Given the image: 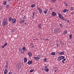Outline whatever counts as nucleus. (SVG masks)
<instances>
[{"label": "nucleus", "instance_id": "obj_22", "mask_svg": "<svg viewBox=\"0 0 74 74\" xmlns=\"http://www.w3.org/2000/svg\"><path fill=\"white\" fill-rule=\"evenodd\" d=\"M58 61H60V56H59L58 59Z\"/></svg>", "mask_w": 74, "mask_h": 74}, {"label": "nucleus", "instance_id": "obj_45", "mask_svg": "<svg viewBox=\"0 0 74 74\" xmlns=\"http://www.w3.org/2000/svg\"><path fill=\"white\" fill-rule=\"evenodd\" d=\"M32 19H33V18H34V16H32Z\"/></svg>", "mask_w": 74, "mask_h": 74}, {"label": "nucleus", "instance_id": "obj_32", "mask_svg": "<svg viewBox=\"0 0 74 74\" xmlns=\"http://www.w3.org/2000/svg\"><path fill=\"white\" fill-rule=\"evenodd\" d=\"M36 14V13L34 12H33V16H34V15Z\"/></svg>", "mask_w": 74, "mask_h": 74}, {"label": "nucleus", "instance_id": "obj_55", "mask_svg": "<svg viewBox=\"0 0 74 74\" xmlns=\"http://www.w3.org/2000/svg\"><path fill=\"white\" fill-rule=\"evenodd\" d=\"M39 35H40V33H39Z\"/></svg>", "mask_w": 74, "mask_h": 74}, {"label": "nucleus", "instance_id": "obj_60", "mask_svg": "<svg viewBox=\"0 0 74 74\" xmlns=\"http://www.w3.org/2000/svg\"><path fill=\"white\" fill-rule=\"evenodd\" d=\"M65 60H66V59H65Z\"/></svg>", "mask_w": 74, "mask_h": 74}, {"label": "nucleus", "instance_id": "obj_42", "mask_svg": "<svg viewBox=\"0 0 74 74\" xmlns=\"http://www.w3.org/2000/svg\"><path fill=\"white\" fill-rule=\"evenodd\" d=\"M5 67H6V68H7V69H8V65H6L5 66Z\"/></svg>", "mask_w": 74, "mask_h": 74}, {"label": "nucleus", "instance_id": "obj_62", "mask_svg": "<svg viewBox=\"0 0 74 74\" xmlns=\"http://www.w3.org/2000/svg\"><path fill=\"white\" fill-rule=\"evenodd\" d=\"M6 62H7V61H6Z\"/></svg>", "mask_w": 74, "mask_h": 74}, {"label": "nucleus", "instance_id": "obj_5", "mask_svg": "<svg viewBox=\"0 0 74 74\" xmlns=\"http://www.w3.org/2000/svg\"><path fill=\"white\" fill-rule=\"evenodd\" d=\"M60 32V29H58V28L56 29L54 31V32L55 33H58V32Z\"/></svg>", "mask_w": 74, "mask_h": 74}, {"label": "nucleus", "instance_id": "obj_24", "mask_svg": "<svg viewBox=\"0 0 74 74\" xmlns=\"http://www.w3.org/2000/svg\"><path fill=\"white\" fill-rule=\"evenodd\" d=\"M72 38V34H70L69 35V39H71Z\"/></svg>", "mask_w": 74, "mask_h": 74}, {"label": "nucleus", "instance_id": "obj_14", "mask_svg": "<svg viewBox=\"0 0 74 74\" xmlns=\"http://www.w3.org/2000/svg\"><path fill=\"white\" fill-rule=\"evenodd\" d=\"M28 55L29 56H32V53L31 52H29L28 54Z\"/></svg>", "mask_w": 74, "mask_h": 74}, {"label": "nucleus", "instance_id": "obj_34", "mask_svg": "<svg viewBox=\"0 0 74 74\" xmlns=\"http://www.w3.org/2000/svg\"><path fill=\"white\" fill-rule=\"evenodd\" d=\"M9 7H10V5H7L6 6V7L7 8H9Z\"/></svg>", "mask_w": 74, "mask_h": 74}, {"label": "nucleus", "instance_id": "obj_4", "mask_svg": "<svg viewBox=\"0 0 74 74\" xmlns=\"http://www.w3.org/2000/svg\"><path fill=\"white\" fill-rule=\"evenodd\" d=\"M16 67L17 69H20L21 67V64L19 63H18L16 65Z\"/></svg>", "mask_w": 74, "mask_h": 74}, {"label": "nucleus", "instance_id": "obj_37", "mask_svg": "<svg viewBox=\"0 0 74 74\" xmlns=\"http://www.w3.org/2000/svg\"><path fill=\"white\" fill-rule=\"evenodd\" d=\"M21 53H24V51H21Z\"/></svg>", "mask_w": 74, "mask_h": 74}, {"label": "nucleus", "instance_id": "obj_6", "mask_svg": "<svg viewBox=\"0 0 74 74\" xmlns=\"http://www.w3.org/2000/svg\"><path fill=\"white\" fill-rule=\"evenodd\" d=\"M58 15L59 16V18L60 19H63V20L64 19V18H63L62 14H59V13H58Z\"/></svg>", "mask_w": 74, "mask_h": 74}, {"label": "nucleus", "instance_id": "obj_17", "mask_svg": "<svg viewBox=\"0 0 74 74\" xmlns=\"http://www.w3.org/2000/svg\"><path fill=\"white\" fill-rule=\"evenodd\" d=\"M7 70L5 69L4 70V74H7Z\"/></svg>", "mask_w": 74, "mask_h": 74}, {"label": "nucleus", "instance_id": "obj_15", "mask_svg": "<svg viewBox=\"0 0 74 74\" xmlns=\"http://www.w3.org/2000/svg\"><path fill=\"white\" fill-rule=\"evenodd\" d=\"M56 14L55 13V12H53L52 13V15L53 16H55L56 15Z\"/></svg>", "mask_w": 74, "mask_h": 74}, {"label": "nucleus", "instance_id": "obj_26", "mask_svg": "<svg viewBox=\"0 0 74 74\" xmlns=\"http://www.w3.org/2000/svg\"><path fill=\"white\" fill-rule=\"evenodd\" d=\"M38 27H39V28H41V24H39V25H38Z\"/></svg>", "mask_w": 74, "mask_h": 74}, {"label": "nucleus", "instance_id": "obj_47", "mask_svg": "<svg viewBox=\"0 0 74 74\" xmlns=\"http://www.w3.org/2000/svg\"><path fill=\"white\" fill-rule=\"evenodd\" d=\"M67 21L68 23H69V22H70V21L69 20H68Z\"/></svg>", "mask_w": 74, "mask_h": 74}, {"label": "nucleus", "instance_id": "obj_59", "mask_svg": "<svg viewBox=\"0 0 74 74\" xmlns=\"http://www.w3.org/2000/svg\"><path fill=\"white\" fill-rule=\"evenodd\" d=\"M56 69H58V68H56Z\"/></svg>", "mask_w": 74, "mask_h": 74}, {"label": "nucleus", "instance_id": "obj_3", "mask_svg": "<svg viewBox=\"0 0 74 74\" xmlns=\"http://www.w3.org/2000/svg\"><path fill=\"white\" fill-rule=\"evenodd\" d=\"M37 9L38 10L39 13L40 14H42V9L38 7L37 8Z\"/></svg>", "mask_w": 74, "mask_h": 74}, {"label": "nucleus", "instance_id": "obj_41", "mask_svg": "<svg viewBox=\"0 0 74 74\" xmlns=\"http://www.w3.org/2000/svg\"><path fill=\"white\" fill-rule=\"evenodd\" d=\"M45 41H48L49 40V39H45Z\"/></svg>", "mask_w": 74, "mask_h": 74}, {"label": "nucleus", "instance_id": "obj_25", "mask_svg": "<svg viewBox=\"0 0 74 74\" xmlns=\"http://www.w3.org/2000/svg\"><path fill=\"white\" fill-rule=\"evenodd\" d=\"M36 6L35 5L33 4H32L31 5V7H32V8H33V7H35Z\"/></svg>", "mask_w": 74, "mask_h": 74}, {"label": "nucleus", "instance_id": "obj_53", "mask_svg": "<svg viewBox=\"0 0 74 74\" xmlns=\"http://www.w3.org/2000/svg\"><path fill=\"white\" fill-rule=\"evenodd\" d=\"M56 70H55V72H56Z\"/></svg>", "mask_w": 74, "mask_h": 74}, {"label": "nucleus", "instance_id": "obj_29", "mask_svg": "<svg viewBox=\"0 0 74 74\" xmlns=\"http://www.w3.org/2000/svg\"><path fill=\"white\" fill-rule=\"evenodd\" d=\"M34 71V70H31L30 71V73H32V72H33V71Z\"/></svg>", "mask_w": 74, "mask_h": 74}, {"label": "nucleus", "instance_id": "obj_30", "mask_svg": "<svg viewBox=\"0 0 74 74\" xmlns=\"http://www.w3.org/2000/svg\"><path fill=\"white\" fill-rule=\"evenodd\" d=\"M64 61H65V59H64L63 60H62V63H64Z\"/></svg>", "mask_w": 74, "mask_h": 74}, {"label": "nucleus", "instance_id": "obj_63", "mask_svg": "<svg viewBox=\"0 0 74 74\" xmlns=\"http://www.w3.org/2000/svg\"><path fill=\"white\" fill-rule=\"evenodd\" d=\"M35 40L34 39V40Z\"/></svg>", "mask_w": 74, "mask_h": 74}, {"label": "nucleus", "instance_id": "obj_1", "mask_svg": "<svg viewBox=\"0 0 74 74\" xmlns=\"http://www.w3.org/2000/svg\"><path fill=\"white\" fill-rule=\"evenodd\" d=\"M7 18L5 17L4 18L2 23L3 26H5L7 24Z\"/></svg>", "mask_w": 74, "mask_h": 74}, {"label": "nucleus", "instance_id": "obj_18", "mask_svg": "<svg viewBox=\"0 0 74 74\" xmlns=\"http://www.w3.org/2000/svg\"><path fill=\"white\" fill-rule=\"evenodd\" d=\"M12 18L11 17H10L9 18V21L10 22H11L12 21Z\"/></svg>", "mask_w": 74, "mask_h": 74}, {"label": "nucleus", "instance_id": "obj_33", "mask_svg": "<svg viewBox=\"0 0 74 74\" xmlns=\"http://www.w3.org/2000/svg\"><path fill=\"white\" fill-rule=\"evenodd\" d=\"M69 11V9H65V12H68Z\"/></svg>", "mask_w": 74, "mask_h": 74}, {"label": "nucleus", "instance_id": "obj_52", "mask_svg": "<svg viewBox=\"0 0 74 74\" xmlns=\"http://www.w3.org/2000/svg\"><path fill=\"white\" fill-rule=\"evenodd\" d=\"M26 18V16H24V18Z\"/></svg>", "mask_w": 74, "mask_h": 74}, {"label": "nucleus", "instance_id": "obj_46", "mask_svg": "<svg viewBox=\"0 0 74 74\" xmlns=\"http://www.w3.org/2000/svg\"><path fill=\"white\" fill-rule=\"evenodd\" d=\"M67 33V32L66 31H65V34H66V33Z\"/></svg>", "mask_w": 74, "mask_h": 74}, {"label": "nucleus", "instance_id": "obj_39", "mask_svg": "<svg viewBox=\"0 0 74 74\" xmlns=\"http://www.w3.org/2000/svg\"><path fill=\"white\" fill-rule=\"evenodd\" d=\"M56 0H52L53 2H55Z\"/></svg>", "mask_w": 74, "mask_h": 74}, {"label": "nucleus", "instance_id": "obj_13", "mask_svg": "<svg viewBox=\"0 0 74 74\" xmlns=\"http://www.w3.org/2000/svg\"><path fill=\"white\" fill-rule=\"evenodd\" d=\"M24 63H26L27 62V58H24Z\"/></svg>", "mask_w": 74, "mask_h": 74}, {"label": "nucleus", "instance_id": "obj_20", "mask_svg": "<svg viewBox=\"0 0 74 74\" xmlns=\"http://www.w3.org/2000/svg\"><path fill=\"white\" fill-rule=\"evenodd\" d=\"M45 71H46V72H48L49 71V69L48 68H46L45 69Z\"/></svg>", "mask_w": 74, "mask_h": 74}, {"label": "nucleus", "instance_id": "obj_8", "mask_svg": "<svg viewBox=\"0 0 74 74\" xmlns=\"http://www.w3.org/2000/svg\"><path fill=\"white\" fill-rule=\"evenodd\" d=\"M16 19L14 18L12 19V21L13 23H16Z\"/></svg>", "mask_w": 74, "mask_h": 74}, {"label": "nucleus", "instance_id": "obj_31", "mask_svg": "<svg viewBox=\"0 0 74 74\" xmlns=\"http://www.w3.org/2000/svg\"><path fill=\"white\" fill-rule=\"evenodd\" d=\"M64 13H65V9H64V10L63 11V14H64V15H65L64 14Z\"/></svg>", "mask_w": 74, "mask_h": 74}, {"label": "nucleus", "instance_id": "obj_49", "mask_svg": "<svg viewBox=\"0 0 74 74\" xmlns=\"http://www.w3.org/2000/svg\"><path fill=\"white\" fill-rule=\"evenodd\" d=\"M31 45H30V46H31V45H33V44L32 43H31Z\"/></svg>", "mask_w": 74, "mask_h": 74}, {"label": "nucleus", "instance_id": "obj_28", "mask_svg": "<svg viewBox=\"0 0 74 74\" xmlns=\"http://www.w3.org/2000/svg\"><path fill=\"white\" fill-rule=\"evenodd\" d=\"M65 7H68V6H69V4L66 3L65 4Z\"/></svg>", "mask_w": 74, "mask_h": 74}, {"label": "nucleus", "instance_id": "obj_23", "mask_svg": "<svg viewBox=\"0 0 74 74\" xmlns=\"http://www.w3.org/2000/svg\"><path fill=\"white\" fill-rule=\"evenodd\" d=\"M3 3L4 5H7V2L5 1H3Z\"/></svg>", "mask_w": 74, "mask_h": 74}, {"label": "nucleus", "instance_id": "obj_16", "mask_svg": "<svg viewBox=\"0 0 74 74\" xmlns=\"http://www.w3.org/2000/svg\"><path fill=\"white\" fill-rule=\"evenodd\" d=\"M60 60H62V59H64V56H60Z\"/></svg>", "mask_w": 74, "mask_h": 74}, {"label": "nucleus", "instance_id": "obj_51", "mask_svg": "<svg viewBox=\"0 0 74 74\" xmlns=\"http://www.w3.org/2000/svg\"><path fill=\"white\" fill-rule=\"evenodd\" d=\"M11 0H8V1H11Z\"/></svg>", "mask_w": 74, "mask_h": 74}, {"label": "nucleus", "instance_id": "obj_12", "mask_svg": "<svg viewBox=\"0 0 74 74\" xmlns=\"http://www.w3.org/2000/svg\"><path fill=\"white\" fill-rule=\"evenodd\" d=\"M56 54V53L55 52H53L51 53V55H53V56H55V55Z\"/></svg>", "mask_w": 74, "mask_h": 74}, {"label": "nucleus", "instance_id": "obj_19", "mask_svg": "<svg viewBox=\"0 0 74 74\" xmlns=\"http://www.w3.org/2000/svg\"><path fill=\"white\" fill-rule=\"evenodd\" d=\"M64 52H61L59 54V55H64Z\"/></svg>", "mask_w": 74, "mask_h": 74}, {"label": "nucleus", "instance_id": "obj_11", "mask_svg": "<svg viewBox=\"0 0 74 74\" xmlns=\"http://www.w3.org/2000/svg\"><path fill=\"white\" fill-rule=\"evenodd\" d=\"M23 50L24 51H27V49L25 47H24L23 48Z\"/></svg>", "mask_w": 74, "mask_h": 74}, {"label": "nucleus", "instance_id": "obj_10", "mask_svg": "<svg viewBox=\"0 0 74 74\" xmlns=\"http://www.w3.org/2000/svg\"><path fill=\"white\" fill-rule=\"evenodd\" d=\"M48 9H46L44 11V13L45 14H47V12H48Z\"/></svg>", "mask_w": 74, "mask_h": 74}, {"label": "nucleus", "instance_id": "obj_2", "mask_svg": "<svg viewBox=\"0 0 74 74\" xmlns=\"http://www.w3.org/2000/svg\"><path fill=\"white\" fill-rule=\"evenodd\" d=\"M33 58L35 59L36 61H38L41 58V56L40 55H38L36 57H34Z\"/></svg>", "mask_w": 74, "mask_h": 74}, {"label": "nucleus", "instance_id": "obj_7", "mask_svg": "<svg viewBox=\"0 0 74 74\" xmlns=\"http://www.w3.org/2000/svg\"><path fill=\"white\" fill-rule=\"evenodd\" d=\"M7 45H8V44H7V43L6 42L3 45V46H1V48H4V47H6V46Z\"/></svg>", "mask_w": 74, "mask_h": 74}, {"label": "nucleus", "instance_id": "obj_48", "mask_svg": "<svg viewBox=\"0 0 74 74\" xmlns=\"http://www.w3.org/2000/svg\"><path fill=\"white\" fill-rule=\"evenodd\" d=\"M60 26H62V24H60Z\"/></svg>", "mask_w": 74, "mask_h": 74}, {"label": "nucleus", "instance_id": "obj_36", "mask_svg": "<svg viewBox=\"0 0 74 74\" xmlns=\"http://www.w3.org/2000/svg\"><path fill=\"white\" fill-rule=\"evenodd\" d=\"M48 66H46L44 68V69H47L48 68Z\"/></svg>", "mask_w": 74, "mask_h": 74}, {"label": "nucleus", "instance_id": "obj_54", "mask_svg": "<svg viewBox=\"0 0 74 74\" xmlns=\"http://www.w3.org/2000/svg\"><path fill=\"white\" fill-rule=\"evenodd\" d=\"M25 25H26V24H27V23H25Z\"/></svg>", "mask_w": 74, "mask_h": 74}, {"label": "nucleus", "instance_id": "obj_50", "mask_svg": "<svg viewBox=\"0 0 74 74\" xmlns=\"http://www.w3.org/2000/svg\"><path fill=\"white\" fill-rule=\"evenodd\" d=\"M32 48H34V45H33L32 46Z\"/></svg>", "mask_w": 74, "mask_h": 74}, {"label": "nucleus", "instance_id": "obj_56", "mask_svg": "<svg viewBox=\"0 0 74 74\" xmlns=\"http://www.w3.org/2000/svg\"><path fill=\"white\" fill-rule=\"evenodd\" d=\"M17 1H19H19H21V0H17Z\"/></svg>", "mask_w": 74, "mask_h": 74}, {"label": "nucleus", "instance_id": "obj_40", "mask_svg": "<svg viewBox=\"0 0 74 74\" xmlns=\"http://www.w3.org/2000/svg\"><path fill=\"white\" fill-rule=\"evenodd\" d=\"M57 47H59V45L57 44Z\"/></svg>", "mask_w": 74, "mask_h": 74}, {"label": "nucleus", "instance_id": "obj_57", "mask_svg": "<svg viewBox=\"0 0 74 74\" xmlns=\"http://www.w3.org/2000/svg\"><path fill=\"white\" fill-rule=\"evenodd\" d=\"M0 25H1V23H0Z\"/></svg>", "mask_w": 74, "mask_h": 74}, {"label": "nucleus", "instance_id": "obj_9", "mask_svg": "<svg viewBox=\"0 0 74 74\" xmlns=\"http://www.w3.org/2000/svg\"><path fill=\"white\" fill-rule=\"evenodd\" d=\"M25 20L24 19L21 20L19 21V23H22L25 22Z\"/></svg>", "mask_w": 74, "mask_h": 74}, {"label": "nucleus", "instance_id": "obj_61", "mask_svg": "<svg viewBox=\"0 0 74 74\" xmlns=\"http://www.w3.org/2000/svg\"><path fill=\"white\" fill-rule=\"evenodd\" d=\"M36 40H37V39H36Z\"/></svg>", "mask_w": 74, "mask_h": 74}, {"label": "nucleus", "instance_id": "obj_27", "mask_svg": "<svg viewBox=\"0 0 74 74\" xmlns=\"http://www.w3.org/2000/svg\"><path fill=\"white\" fill-rule=\"evenodd\" d=\"M74 10V8L73 7H71V11H73V10Z\"/></svg>", "mask_w": 74, "mask_h": 74}, {"label": "nucleus", "instance_id": "obj_43", "mask_svg": "<svg viewBox=\"0 0 74 74\" xmlns=\"http://www.w3.org/2000/svg\"><path fill=\"white\" fill-rule=\"evenodd\" d=\"M8 74H12V73H11V72H10Z\"/></svg>", "mask_w": 74, "mask_h": 74}, {"label": "nucleus", "instance_id": "obj_35", "mask_svg": "<svg viewBox=\"0 0 74 74\" xmlns=\"http://www.w3.org/2000/svg\"><path fill=\"white\" fill-rule=\"evenodd\" d=\"M14 32H15V30L14 29H13L12 31V33H14Z\"/></svg>", "mask_w": 74, "mask_h": 74}, {"label": "nucleus", "instance_id": "obj_21", "mask_svg": "<svg viewBox=\"0 0 74 74\" xmlns=\"http://www.w3.org/2000/svg\"><path fill=\"white\" fill-rule=\"evenodd\" d=\"M32 61H29L28 62V64H29V65H30V64H32Z\"/></svg>", "mask_w": 74, "mask_h": 74}, {"label": "nucleus", "instance_id": "obj_58", "mask_svg": "<svg viewBox=\"0 0 74 74\" xmlns=\"http://www.w3.org/2000/svg\"><path fill=\"white\" fill-rule=\"evenodd\" d=\"M1 19V17H0V19Z\"/></svg>", "mask_w": 74, "mask_h": 74}, {"label": "nucleus", "instance_id": "obj_38", "mask_svg": "<svg viewBox=\"0 0 74 74\" xmlns=\"http://www.w3.org/2000/svg\"><path fill=\"white\" fill-rule=\"evenodd\" d=\"M47 58H45L44 60V61H45V62L46 61H47Z\"/></svg>", "mask_w": 74, "mask_h": 74}, {"label": "nucleus", "instance_id": "obj_44", "mask_svg": "<svg viewBox=\"0 0 74 74\" xmlns=\"http://www.w3.org/2000/svg\"><path fill=\"white\" fill-rule=\"evenodd\" d=\"M73 14H74V12H73L71 13V14H72V15H73Z\"/></svg>", "mask_w": 74, "mask_h": 74}]
</instances>
